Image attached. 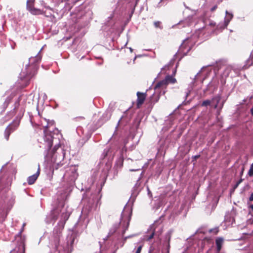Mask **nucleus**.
<instances>
[{
    "mask_svg": "<svg viewBox=\"0 0 253 253\" xmlns=\"http://www.w3.org/2000/svg\"><path fill=\"white\" fill-rule=\"evenodd\" d=\"M44 130V142L45 151L44 152L45 160L52 163L53 171L62 166L65 157L66 150L59 141L58 137L55 136V133L47 132V127Z\"/></svg>",
    "mask_w": 253,
    "mask_h": 253,
    "instance_id": "1",
    "label": "nucleus"
},
{
    "mask_svg": "<svg viewBox=\"0 0 253 253\" xmlns=\"http://www.w3.org/2000/svg\"><path fill=\"white\" fill-rule=\"evenodd\" d=\"M111 168V165L108 162L106 163L105 168L103 169L101 172L99 171H95L93 173L90 178L92 183H96V185H100L101 187L95 193L92 192L90 190H87L84 194L82 199V203L84 204L83 210L89 212L95 204H97L101 197L99 193L106 181L108 171Z\"/></svg>",
    "mask_w": 253,
    "mask_h": 253,
    "instance_id": "2",
    "label": "nucleus"
},
{
    "mask_svg": "<svg viewBox=\"0 0 253 253\" xmlns=\"http://www.w3.org/2000/svg\"><path fill=\"white\" fill-rule=\"evenodd\" d=\"M69 196V194L66 192L57 198V209L59 210V212H61V218L57 224V226L54 228L52 234L48 237L50 245L52 248L55 249H57L61 236L62 230L64 228L65 223L68 219L71 212V211L67 210V208H65L66 202Z\"/></svg>",
    "mask_w": 253,
    "mask_h": 253,
    "instance_id": "3",
    "label": "nucleus"
},
{
    "mask_svg": "<svg viewBox=\"0 0 253 253\" xmlns=\"http://www.w3.org/2000/svg\"><path fill=\"white\" fill-rule=\"evenodd\" d=\"M40 52V51L36 56L29 58L28 64L26 65L25 70L22 71L19 75L21 80L29 81L36 74L38 69L37 64L41 60V56L39 55Z\"/></svg>",
    "mask_w": 253,
    "mask_h": 253,
    "instance_id": "4",
    "label": "nucleus"
},
{
    "mask_svg": "<svg viewBox=\"0 0 253 253\" xmlns=\"http://www.w3.org/2000/svg\"><path fill=\"white\" fill-rule=\"evenodd\" d=\"M176 80L171 76H167L165 80L159 82L154 86L155 92L159 93L160 95H164L166 92V88L169 83L174 84Z\"/></svg>",
    "mask_w": 253,
    "mask_h": 253,
    "instance_id": "5",
    "label": "nucleus"
},
{
    "mask_svg": "<svg viewBox=\"0 0 253 253\" xmlns=\"http://www.w3.org/2000/svg\"><path fill=\"white\" fill-rule=\"evenodd\" d=\"M78 169L75 166H71L67 168L63 178L66 180L70 186L74 184L75 180L78 176Z\"/></svg>",
    "mask_w": 253,
    "mask_h": 253,
    "instance_id": "6",
    "label": "nucleus"
},
{
    "mask_svg": "<svg viewBox=\"0 0 253 253\" xmlns=\"http://www.w3.org/2000/svg\"><path fill=\"white\" fill-rule=\"evenodd\" d=\"M24 112V109L21 108L20 113L17 117V120L13 121L12 123L6 128L4 131V137L6 140H8L11 132L16 129L19 125L20 119L23 117Z\"/></svg>",
    "mask_w": 253,
    "mask_h": 253,
    "instance_id": "7",
    "label": "nucleus"
},
{
    "mask_svg": "<svg viewBox=\"0 0 253 253\" xmlns=\"http://www.w3.org/2000/svg\"><path fill=\"white\" fill-rule=\"evenodd\" d=\"M151 228L152 230V232L148 237L147 240L148 241L152 239L154 237V235H156L159 236L162 234L163 226L162 224L161 218L155 221L151 226Z\"/></svg>",
    "mask_w": 253,
    "mask_h": 253,
    "instance_id": "8",
    "label": "nucleus"
},
{
    "mask_svg": "<svg viewBox=\"0 0 253 253\" xmlns=\"http://www.w3.org/2000/svg\"><path fill=\"white\" fill-rule=\"evenodd\" d=\"M233 18V14L232 12L225 11V16L224 21L221 22L217 25L216 28L219 30H222L226 28L230 23V21Z\"/></svg>",
    "mask_w": 253,
    "mask_h": 253,
    "instance_id": "9",
    "label": "nucleus"
},
{
    "mask_svg": "<svg viewBox=\"0 0 253 253\" xmlns=\"http://www.w3.org/2000/svg\"><path fill=\"white\" fill-rule=\"evenodd\" d=\"M59 215V210L55 209L51 210L48 213L45 218V222L46 224H54L57 220Z\"/></svg>",
    "mask_w": 253,
    "mask_h": 253,
    "instance_id": "10",
    "label": "nucleus"
},
{
    "mask_svg": "<svg viewBox=\"0 0 253 253\" xmlns=\"http://www.w3.org/2000/svg\"><path fill=\"white\" fill-rule=\"evenodd\" d=\"M189 39H185L179 46L178 52L182 55V57L186 55L192 48L191 43L187 41Z\"/></svg>",
    "mask_w": 253,
    "mask_h": 253,
    "instance_id": "11",
    "label": "nucleus"
},
{
    "mask_svg": "<svg viewBox=\"0 0 253 253\" xmlns=\"http://www.w3.org/2000/svg\"><path fill=\"white\" fill-rule=\"evenodd\" d=\"M221 98V95L217 94L213 97L211 100V103L214 106V108L217 109L219 111L222 109L225 101V100H223L221 103H220Z\"/></svg>",
    "mask_w": 253,
    "mask_h": 253,
    "instance_id": "12",
    "label": "nucleus"
},
{
    "mask_svg": "<svg viewBox=\"0 0 253 253\" xmlns=\"http://www.w3.org/2000/svg\"><path fill=\"white\" fill-rule=\"evenodd\" d=\"M115 153V152L114 149L111 147H107L104 149L102 154L101 158L103 159L107 158L108 161H110L113 159Z\"/></svg>",
    "mask_w": 253,
    "mask_h": 253,
    "instance_id": "13",
    "label": "nucleus"
},
{
    "mask_svg": "<svg viewBox=\"0 0 253 253\" xmlns=\"http://www.w3.org/2000/svg\"><path fill=\"white\" fill-rule=\"evenodd\" d=\"M83 12L82 11V12H80V13H79L77 15V20L76 21V23H82L83 22V24L81 25V26H80V28H82L83 27H84L85 26H86L88 22H89V20H88V18L87 17H86V16L85 15H83Z\"/></svg>",
    "mask_w": 253,
    "mask_h": 253,
    "instance_id": "14",
    "label": "nucleus"
},
{
    "mask_svg": "<svg viewBox=\"0 0 253 253\" xmlns=\"http://www.w3.org/2000/svg\"><path fill=\"white\" fill-rule=\"evenodd\" d=\"M111 112L110 110H107L103 114L102 117L99 119L97 125L100 126L103 123L108 121L111 116Z\"/></svg>",
    "mask_w": 253,
    "mask_h": 253,
    "instance_id": "15",
    "label": "nucleus"
},
{
    "mask_svg": "<svg viewBox=\"0 0 253 253\" xmlns=\"http://www.w3.org/2000/svg\"><path fill=\"white\" fill-rule=\"evenodd\" d=\"M201 71H200L198 73H197V74L195 75V78L194 79V81L192 82L191 83L189 84L188 87L187 89V91L186 92V93H185V99L184 101L182 102V103H181V105H185L186 104V99L187 98V97L189 96V95L190 94L191 91L192 90L195 82L196 80V78H198L199 75L200 74Z\"/></svg>",
    "mask_w": 253,
    "mask_h": 253,
    "instance_id": "16",
    "label": "nucleus"
},
{
    "mask_svg": "<svg viewBox=\"0 0 253 253\" xmlns=\"http://www.w3.org/2000/svg\"><path fill=\"white\" fill-rule=\"evenodd\" d=\"M40 165H39L37 171L27 178V182L29 185H32L35 183L40 174Z\"/></svg>",
    "mask_w": 253,
    "mask_h": 253,
    "instance_id": "17",
    "label": "nucleus"
},
{
    "mask_svg": "<svg viewBox=\"0 0 253 253\" xmlns=\"http://www.w3.org/2000/svg\"><path fill=\"white\" fill-rule=\"evenodd\" d=\"M121 220L119 223L114 224L113 225V226L110 228L109 233H108V235L107 236V237L106 238H105L104 240H106L109 236L113 235L116 231L117 229L119 228V227L120 226V223L122 222V220H123L122 215H121Z\"/></svg>",
    "mask_w": 253,
    "mask_h": 253,
    "instance_id": "18",
    "label": "nucleus"
},
{
    "mask_svg": "<svg viewBox=\"0 0 253 253\" xmlns=\"http://www.w3.org/2000/svg\"><path fill=\"white\" fill-rule=\"evenodd\" d=\"M25 98V96L23 94L20 95L17 100L14 103V107L13 111H10L7 115L9 116L10 117L13 116L15 114V110L19 106V102L23 98Z\"/></svg>",
    "mask_w": 253,
    "mask_h": 253,
    "instance_id": "19",
    "label": "nucleus"
},
{
    "mask_svg": "<svg viewBox=\"0 0 253 253\" xmlns=\"http://www.w3.org/2000/svg\"><path fill=\"white\" fill-rule=\"evenodd\" d=\"M137 105L139 106L142 105L144 102L146 98V94L144 93H141L138 91L137 92Z\"/></svg>",
    "mask_w": 253,
    "mask_h": 253,
    "instance_id": "20",
    "label": "nucleus"
},
{
    "mask_svg": "<svg viewBox=\"0 0 253 253\" xmlns=\"http://www.w3.org/2000/svg\"><path fill=\"white\" fill-rule=\"evenodd\" d=\"M14 97V95L11 94L9 96H7L5 99L4 102L2 105V111H4L7 107L9 104L11 102L12 99Z\"/></svg>",
    "mask_w": 253,
    "mask_h": 253,
    "instance_id": "21",
    "label": "nucleus"
},
{
    "mask_svg": "<svg viewBox=\"0 0 253 253\" xmlns=\"http://www.w3.org/2000/svg\"><path fill=\"white\" fill-rule=\"evenodd\" d=\"M172 231L171 230L169 231L165 235V238L168 240V244L167 245V253H169L170 245L169 242L171 238V235Z\"/></svg>",
    "mask_w": 253,
    "mask_h": 253,
    "instance_id": "22",
    "label": "nucleus"
},
{
    "mask_svg": "<svg viewBox=\"0 0 253 253\" xmlns=\"http://www.w3.org/2000/svg\"><path fill=\"white\" fill-rule=\"evenodd\" d=\"M253 64V55H251L250 57L246 61L245 65L243 66V69H246Z\"/></svg>",
    "mask_w": 253,
    "mask_h": 253,
    "instance_id": "23",
    "label": "nucleus"
},
{
    "mask_svg": "<svg viewBox=\"0 0 253 253\" xmlns=\"http://www.w3.org/2000/svg\"><path fill=\"white\" fill-rule=\"evenodd\" d=\"M223 239L221 237L217 238L215 240L217 252L219 253L221 249Z\"/></svg>",
    "mask_w": 253,
    "mask_h": 253,
    "instance_id": "24",
    "label": "nucleus"
},
{
    "mask_svg": "<svg viewBox=\"0 0 253 253\" xmlns=\"http://www.w3.org/2000/svg\"><path fill=\"white\" fill-rule=\"evenodd\" d=\"M28 11H29L31 14L34 15H39L42 14V11L40 9L36 8L33 7V6L27 9Z\"/></svg>",
    "mask_w": 253,
    "mask_h": 253,
    "instance_id": "25",
    "label": "nucleus"
},
{
    "mask_svg": "<svg viewBox=\"0 0 253 253\" xmlns=\"http://www.w3.org/2000/svg\"><path fill=\"white\" fill-rule=\"evenodd\" d=\"M11 207H6L5 206H2L1 207V212H0L1 216L2 218H5L8 212V211L10 210Z\"/></svg>",
    "mask_w": 253,
    "mask_h": 253,
    "instance_id": "26",
    "label": "nucleus"
},
{
    "mask_svg": "<svg viewBox=\"0 0 253 253\" xmlns=\"http://www.w3.org/2000/svg\"><path fill=\"white\" fill-rule=\"evenodd\" d=\"M76 234L72 233L70 236L67 237V244L72 246L75 242V239L76 238Z\"/></svg>",
    "mask_w": 253,
    "mask_h": 253,
    "instance_id": "27",
    "label": "nucleus"
},
{
    "mask_svg": "<svg viewBox=\"0 0 253 253\" xmlns=\"http://www.w3.org/2000/svg\"><path fill=\"white\" fill-rule=\"evenodd\" d=\"M212 231V230L211 229H210V230H208V229H207L206 228H205V227H201L200 228H199L197 230V232H196V233L197 234H202L203 235H205V234H206L208 232H211Z\"/></svg>",
    "mask_w": 253,
    "mask_h": 253,
    "instance_id": "28",
    "label": "nucleus"
},
{
    "mask_svg": "<svg viewBox=\"0 0 253 253\" xmlns=\"http://www.w3.org/2000/svg\"><path fill=\"white\" fill-rule=\"evenodd\" d=\"M224 221L226 222L231 223V224H233L234 222H235V219L234 217H231V216L229 214H226L224 217Z\"/></svg>",
    "mask_w": 253,
    "mask_h": 253,
    "instance_id": "29",
    "label": "nucleus"
},
{
    "mask_svg": "<svg viewBox=\"0 0 253 253\" xmlns=\"http://www.w3.org/2000/svg\"><path fill=\"white\" fill-rule=\"evenodd\" d=\"M177 53L175 54L174 55L173 58L169 61V63L167 65H165L164 67H163L161 69V72H162L164 69H165L166 68L168 67L169 66H172V65L174 64V62L175 60V58L176 56Z\"/></svg>",
    "mask_w": 253,
    "mask_h": 253,
    "instance_id": "30",
    "label": "nucleus"
},
{
    "mask_svg": "<svg viewBox=\"0 0 253 253\" xmlns=\"http://www.w3.org/2000/svg\"><path fill=\"white\" fill-rule=\"evenodd\" d=\"M233 70V68L231 66H227L225 68L223 74L225 76H228L230 72Z\"/></svg>",
    "mask_w": 253,
    "mask_h": 253,
    "instance_id": "31",
    "label": "nucleus"
},
{
    "mask_svg": "<svg viewBox=\"0 0 253 253\" xmlns=\"http://www.w3.org/2000/svg\"><path fill=\"white\" fill-rule=\"evenodd\" d=\"M9 253H24V250L23 248L20 249L18 248V250L16 248L12 250Z\"/></svg>",
    "mask_w": 253,
    "mask_h": 253,
    "instance_id": "32",
    "label": "nucleus"
},
{
    "mask_svg": "<svg viewBox=\"0 0 253 253\" xmlns=\"http://www.w3.org/2000/svg\"><path fill=\"white\" fill-rule=\"evenodd\" d=\"M34 0H27V4H26L27 9H28L29 8H30L33 6V4L34 2Z\"/></svg>",
    "mask_w": 253,
    "mask_h": 253,
    "instance_id": "33",
    "label": "nucleus"
},
{
    "mask_svg": "<svg viewBox=\"0 0 253 253\" xmlns=\"http://www.w3.org/2000/svg\"><path fill=\"white\" fill-rule=\"evenodd\" d=\"M154 24L156 28H158L160 29H163V26L161 25V22L160 21H155L154 22Z\"/></svg>",
    "mask_w": 253,
    "mask_h": 253,
    "instance_id": "34",
    "label": "nucleus"
},
{
    "mask_svg": "<svg viewBox=\"0 0 253 253\" xmlns=\"http://www.w3.org/2000/svg\"><path fill=\"white\" fill-rule=\"evenodd\" d=\"M211 100H208V99H207V100H204V101L202 102V103L201 105H202V106H206V107H207V106H208V105H210V104L211 103Z\"/></svg>",
    "mask_w": 253,
    "mask_h": 253,
    "instance_id": "35",
    "label": "nucleus"
},
{
    "mask_svg": "<svg viewBox=\"0 0 253 253\" xmlns=\"http://www.w3.org/2000/svg\"><path fill=\"white\" fill-rule=\"evenodd\" d=\"M206 239V237H203V236H202V237H201V239H200V240H201V241H200V243H201V248H200L199 247L198 248V253H200V250H202L203 247V240H204V239Z\"/></svg>",
    "mask_w": 253,
    "mask_h": 253,
    "instance_id": "36",
    "label": "nucleus"
},
{
    "mask_svg": "<svg viewBox=\"0 0 253 253\" xmlns=\"http://www.w3.org/2000/svg\"><path fill=\"white\" fill-rule=\"evenodd\" d=\"M248 175L250 176H253V163L251 165L250 168L249 170L248 171Z\"/></svg>",
    "mask_w": 253,
    "mask_h": 253,
    "instance_id": "37",
    "label": "nucleus"
},
{
    "mask_svg": "<svg viewBox=\"0 0 253 253\" xmlns=\"http://www.w3.org/2000/svg\"><path fill=\"white\" fill-rule=\"evenodd\" d=\"M129 220L130 219H128V221H127V223H126V227H124L123 228V229L122 230V235H124V234H125L126 231L127 229L128 228V225H129Z\"/></svg>",
    "mask_w": 253,
    "mask_h": 253,
    "instance_id": "38",
    "label": "nucleus"
},
{
    "mask_svg": "<svg viewBox=\"0 0 253 253\" xmlns=\"http://www.w3.org/2000/svg\"><path fill=\"white\" fill-rule=\"evenodd\" d=\"M189 20H185L183 21H181L179 22V24H183V27H185L186 26H189L190 25Z\"/></svg>",
    "mask_w": 253,
    "mask_h": 253,
    "instance_id": "39",
    "label": "nucleus"
},
{
    "mask_svg": "<svg viewBox=\"0 0 253 253\" xmlns=\"http://www.w3.org/2000/svg\"><path fill=\"white\" fill-rule=\"evenodd\" d=\"M243 179L242 178H240L238 181H237L236 184L233 186V189H236L239 185L243 181Z\"/></svg>",
    "mask_w": 253,
    "mask_h": 253,
    "instance_id": "40",
    "label": "nucleus"
},
{
    "mask_svg": "<svg viewBox=\"0 0 253 253\" xmlns=\"http://www.w3.org/2000/svg\"><path fill=\"white\" fill-rule=\"evenodd\" d=\"M217 8V4H215L214 5H213L212 6H211L210 8V11L211 12H214L216 9Z\"/></svg>",
    "mask_w": 253,
    "mask_h": 253,
    "instance_id": "41",
    "label": "nucleus"
},
{
    "mask_svg": "<svg viewBox=\"0 0 253 253\" xmlns=\"http://www.w3.org/2000/svg\"><path fill=\"white\" fill-rule=\"evenodd\" d=\"M165 0H161V1L159 2V3L158 4L157 6L158 7H161L163 5H165L167 4V2L165 3Z\"/></svg>",
    "mask_w": 253,
    "mask_h": 253,
    "instance_id": "42",
    "label": "nucleus"
},
{
    "mask_svg": "<svg viewBox=\"0 0 253 253\" xmlns=\"http://www.w3.org/2000/svg\"><path fill=\"white\" fill-rule=\"evenodd\" d=\"M122 117H121V118L120 119V120L118 121V123H117V126H116V128H115V132H114V134H113V135L112 137H113V136L115 135V134L116 132L117 131V128H118V126H119V124H120V122H121V120H122Z\"/></svg>",
    "mask_w": 253,
    "mask_h": 253,
    "instance_id": "43",
    "label": "nucleus"
},
{
    "mask_svg": "<svg viewBox=\"0 0 253 253\" xmlns=\"http://www.w3.org/2000/svg\"><path fill=\"white\" fill-rule=\"evenodd\" d=\"M142 246L141 245V246H139L137 250H136V251L135 252V253H141V250H142Z\"/></svg>",
    "mask_w": 253,
    "mask_h": 253,
    "instance_id": "44",
    "label": "nucleus"
},
{
    "mask_svg": "<svg viewBox=\"0 0 253 253\" xmlns=\"http://www.w3.org/2000/svg\"><path fill=\"white\" fill-rule=\"evenodd\" d=\"M127 140L126 139H125L124 140V147L123 148V150H126V144L127 143Z\"/></svg>",
    "mask_w": 253,
    "mask_h": 253,
    "instance_id": "45",
    "label": "nucleus"
},
{
    "mask_svg": "<svg viewBox=\"0 0 253 253\" xmlns=\"http://www.w3.org/2000/svg\"><path fill=\"white\" fill-rule=\"evenodd\" d=\"M249 201L250 202L253 201V192L251 194L249 197Z\"/></svg>",
    "mask_w": 253,
    "mask_h": 253,
    "instance_id": "46",
    "label": "nucleus"
},
{
    "mask_svg": "<svg viewBox=\"0 0 253 253\" xmlns=\"http://www.w3.org/2000/svg\"><path fill=\"white\" fill-rule=\"evenodd\" d=\"M42 5L45 8L52 10V8L50 6L46 5L45 3H44V4H42Z\"/></svg>",
    "mask_w": 253,
    "mask_h": 253,
    "instance_id": "47",
    "label": "nucleus"
},
{
    "mask_svg": "<svg viewBox=\"0 0 253 253\" xmlns=\"http://www.w3.org/2000/svg\"><path fill=\"white\" fill-rule=\"evenodd\" d=\"M80 131H82V127L79 126L77 128V132L78 133L79 135H80Z\"/></svg>",
    "mask_w": 253,
    "mask_h": 253,
    "instance_id": "48",
    "label": "nucleus"
},
{
    "mask_svg": "<svg viewBox=\"0 0 253 253\" xmlns=\"http://www.w3.org/2000/svg\"><path fill=\"white\" fill-rule=\"evenodd\" d=\"M114 17V13H112L108 17V20H107V22L109 21V20L110 19H112L113 18V17Z\"/></svg>",
    "mask_w": 253,
    "mask_h": 253,
    "instance_id": "49",
    "label": "nucleus"
},
{
    "mask_svg": "<svg viewBox=\"0 0 253 253\" xmlns=\"http://www.w3.org/2000/svg\"><path fill=\"white\" fill-rule=\"evenodd\" d=\"M132 236H133V235H131V236H127V237H125L124 238V242H125L127 239H128V238H130V237H132Z\"/></svg>",
    "mask_w": 253,
    "mask_h": 253,
    "instance_id": "50",
    "label": "nucleus"
},
{
    "mask_svg": "<svg viewBox=\"0 0 253 253\" xmlns=\"http://www.w3.org/2000/svg\"><path fill=\"white\" fill-rule=\"evenodd\" d=\"M200 156L199 155H195V156H194L193 157V158H194V159H195V160H196V159H198V158H199V157H200Z\"/></svg>",
    "mask_w": 253,
    "mask_h": 253,
    "instance_id": "51",
    "label": "nucleus"
},
{
    "mask_svg": "<svg viewBox=\"0 0 253 253\" xmlns=\"http://www.w3.org/2000/svg\"><path fill=\"white\" fill-rule=\"evenodd\" d=\"M147 191H148V195H150V194L151 195V191H150V189H149L148 187H147Z\"/></svg>",
    "mask_w": 253,
    "mask_h": 253,
    "instance_id": "52",
    "label": "nucleus"
},
{
    "mask_svg": "<svg viewBox=\"0 0 253 253\" xmlns=\"http://www.w3.org/2000/svg\"><path fill=\"white\" fill-rule=\"evenodd\" d=\"M183 5L184 6H185V7L187 9H189V7L188 6H187L186 4H185V2H183Z\"/></svg>",
    "mask_w": 253,
    "mask_h": 253,
    "instance_id": "53",
    "label": "nucleus"
},
{
    "mask_svg": "<svg viewBox=\"0 0 253 253\" xmlns=\"http://www.w3.org/2000/svg\"><path fill=\"white\" fill-rule=\"evenodd\" d=\"M139 170V169H130L129 170L130 171H136V170Z\"/></svg>",
    "mask_w": 253,
    "mask_h": 253,
    "instance_id": "54",
    "label": "nucleus"
},
{
    "mask_svg": "<svg viewBox=\"0 0 253 253\" xmlns=\"http://www.w3.org/2000/svg\"><path fill=\"white\" fill-rule=\"evenodd\" d=\"M251 113L252 115L253 116V107L251 109Z\"/></svg>",
    "mask_w": 253,
    "mask_h": 253,
    "instance_id": "55",
    "label": "nucleus"
},
{
    "mask_svg": "<svg viewBox=\"0 0 253 253\" xmlns=\"http://www.w3.org/2000/svg\"><path fill=\"white\" fill-rule=\"evenodd\" d=\"M211 84V82H210V83L208 84L207 85V89H206V90H207V89H208V87L210 86V85Z\"/></svg>",
    "mask_w": 253,
    "mask_h": 253,
    "instance_id": "56",
    "label": "nucleus"
},
{
    "mask_svg": "<svg viewBox=\"0 0 253 253\" xmlns=\"http://www.w3.org/2000/svg\"><path fill=\"white\" fill-rule=\"evenodd\" d=\"M129 50H130V51L131 52H132V50H133L132 48H131V47H129Z\"/></svg>",
    "mask_w": 253,
    "mask_h": 253,
    "instance_id": "57",
    "label": "nucleus"
},
{
    "mask_svg": "<svg viewBox=\"0 0 253 253\" xmlns=\"http://www.w3.org/2000/svg\"><path fill=\"white\" fill-rule=\"evenodd\" d=\"M21 232H22V231H20L18 234V235H20L21 234Z\"/></svg>",
    "mask_w": 253,
    "mask_h": 253,
    "instance_id": "58",
    "label": "nucleus"
},
{
    "mask_svg": "<svg viewBox=\"0 0 253 253\" xmlns=\"http://www.w3.org/2000/svg\"><path fill=\"white\" fill-rule=\"evenodd\" d=\"M205 78H203L202 81H201V83H203V81L204 80H205Z\"/></svg>",
    "mask_w": 253,
    "mask_h": 253,
    "instance_id": "59",
    "label": "nucleus"
},
{
    "mask_svg": "<svg viewBox=\"0 0 253 253\" xmlns=\"http://www.w3.org/2000/svg\"><path fill=\"white\" fill-rule=\"evenodd\" d=\"M120 161H121V162L122 165L123 164V160L121 159V160H120Z\"/></svg>",
    "mask_w": 253,
    "mask_h": 253,
    "instance_id": "60",
    "label": "nucleus"
},
{
    "mask_svg": "<svg viewBox=\"0 0 253 253\" xmlns=\"http://www.w3.org/2000/svg\"><path fill=\"white\" fill-rule=\"evenodd\" d=\"M176 72V70H174V71L173 72V74L174 75Z\"/></svg>",
    "mask_w": 253,
    "mask_h": 253,
    "instance_id": "61",
    "label": "nucleus"
},
{
    "mask_svg": "<svg viewBox=\"0 0 253 253\" xmlns=\"http://www.w3.org/2000/svg\"><path fill=\"white\" fill-rule=\"evenodd\" d=\"M140 179H141V177H140L138 178V180H137V182H138V181H139Z\"/></svg>",
    "mask_w": 253,
    "mask_h": 253,
    "instance_id": "62",
    "label": "nucleus"
},
{
    "mask_svg": "<svg viewBox=\"0 0 253 253\" xmlns=\"http://www.w3.org/2000/svg\"><path fill=\"white\" fill-rule=\"evenodd\" d=\"M161 72H160V73H159L158 75V76L161 74Z\"/></svg>",
    "mask_w": 253,
    "mask_h": 253,
    "instance_id": "63",
    "label": "nucleus"
},
{
    "mask_svg": "<svg viewBox=\"0 0 253 253\" xmlns=\"http://www.w3.org/2000/svg\"><path fill=\"white\" fill-rule=\"evenodd\" d=\"M102 62L100 63V65H102Z\"/></svg>",
    "mask_w": 253,
    "mask_h": 253,
    "instance_id": "64",
    "label": "nucleus"
}]
</instances>
